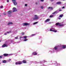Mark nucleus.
Segmentation results:
<instances>
[{"instance_id": "obj_9", "label": "nucleus", "mask_w": 66, "mask_h": 66, "mask_svg": "<svg viewBox=\"0 0 66 66\" xmlns=\"http://www.w3.org/2000/svg\"><path fill=\"white\" fill-rule=\"evenodd\" d=\"M50 21V19H48L44 22L45 23H46V22H47L48 21Z\"/></svg>"}, {"instance_id": "obj_47", "label": "nucleus", "mask_w": 66, "mask_h": 66, "mask_svg": "<svg viewBox=\"0 0 66 66\" xmlns=\"http://www.w3.org/2000/svg\"><path fill=\"white\" fill-rule=\"evenodd\" d=\"M64 8H65V7H63L62 8V9H64Z\"/></svg>"}, {"instance_id": "obj_42", "label": "nucleus", "mask_w": 66, "mask_h": 66, "mask_svg": "<svg viewBox=\"0 0 66 66\" xmlns=\"http://www.w3.org/2000/svg\"><path fill=\"white\" fill-rule=\"evenodd\" d=\"M25 6H27V4H26L25 5Z\"/></svg>"}, {"instance_id": "obj_46", "label": "nucleus", "mask_w": 66, "mask_h": 66, "mask_svg": "<svg viewBox=\"0 0 66 66\" xmlns=\"http://www.w3.org/2000/svg\"><path fill=\"white\" fill-rule=\"evenodd\" d=\"M59 11H62V10H59Z\"/></svg>"}, {"instance_id": "obj_28", "label": "nucleus", "mask_w": 66, "mask_h": 66, "mask_svg": "<svg viewBox=\"0 0 66 66\" xmlns=\"http://www.w3.org/2000/svg\"><path fill=\"white\" fill-rule=\"evenodd\" d=\"M37 23H38V22H36L34 23L33 24L34 25L35 24H37Z\"/></svg>"}, {"instance_id": "obj_2", "label": "nucleus", "mask_w": 66, "mask_h": 66, "mask_svg": "<svg viewBox=\"0 0 66 66\" xmlns=\"http://www.w3.org/2000/svg\"><path fill=\"white\" fill-rule=\"evenodd\" d=\"M56 26H57L59 25L60 26H61V27H63L64 26V24H63V22H62L61 23H57L55 24Z\"/></svg>"}, {"instance_id": "obj_54", "label": "nucleus", "mask_w": 66, "mask_h": 66, "mask_svg": "<svg viewBox=\"0 0 66 66\" xmlns=\"http://www.w3.org/2000/svg\"><path fill=\"white\" fill-rule=\"evenodd\" d=\"M1 42V40H0V42Z\"/></svg>"}, {"instance_id": "obj_19", "label": "nucleus", "mask_w": 66, "mask_h": 66, "mask_svg": "<svg viewBox=\"0 0 66 66\" xmlns=\"http://www.w3.org/2000/svg\"><path fill=\"white\" fill-rule=\"evenodd\" d=\"M63 16V14H62L59 15V17H60V18H62Z\"/></svg>"}, {"instance_id": "obj_55", "label": "nucleus", "mask_w": 66, "mask_h": 66, "mask_svg": "<svg viewBox=\"0 0 66 66\" xmlns=\"http://www.w3.org/2000/svg\"><path fill=\"white\" fill-rule=\"evenodd\" d=\"M1 16V15H0V17Z\"/></svg>"}, {"instance_id": "obj_14", "label": "nucleus", "mask_w": 66, "mask_h": 66, "mask_svg": "<svg viewBox=\"0 0 66 66\" xmlns=\"http://www.w3.org/2000/svg\"><path fill=\"white\" fill-rule=\"evenodd\" d=\"M62 47L63 48V49H65V48H66V45H62Z\"/></svg>"}, {"instance_id": "obj_30", "label": "nucleus", "mask_w": 66, "mask_h": 66, "mask_svg": "<svg viewBox=\"0 0 66 66\" xmlns=\"http://www.w3.org/2000/svg\"><path fill=\"white\" fill-rule=\"evenodd\" d=\"M27 40H28V39H24V40L23 41L24 42H26V41H27Z\"/></svg>"}, {"instance_id": "obj_41", "label": "nucleus", "mask_w": 66, "mask_h": 66, "mask_svg": "<svg viewBox=\"0 0 66 66\" xmlns=\"http://www.w3.org/2000/svg\"><path fill=\"white\" fill-rule=\"evenodd\" d=\"M4 15H6V14L5 13H4Z\"/></svg>"}, {"instance_id": "obj_44", "label": "nucleus", "mask_w": 66, "mask_h": 66, "mask_svg": "<svg viewBox=\"0 0 66 66\" xmlns=\"http://www.w3.org/2000/svg\"><path fill=\"white\" fill-rule=\"evenodd\" d=\"M13 54H10L9 55H13Z\"/></svg>"}, {"instance_id": "obj_3", "label": "nucleus", "mask_w": 66, "mask_h": 66, "mask_svg": "<svg viewBox=\"0 0 66 66\" xmlns=\"http://www.w3.org/2000/svg\"><path fill=\"white\" fill-rule=\"evenodd\" d=\"M38 19H39V18L38 16V15H35L34 17L33 18V20H38Z\"/></svg>"}, {"instance_id": "obj_6", "label": "nucleus", "mask_w": 66, "mask_h": 66, "mask_svg": "<svg viewBox=\"0 0 66 66\" xmlns=\"http://www.w3.org/2000/svg\"><path fill=\"white\" fill-rule=\"evenodd\" d=\"M7 44H5L3 45L2 46V47L3 48H4V47H7Z\"/></svg>"}, {"instance_id": "obj_52", "label": "nucleus", "mask_w": 66, "mask_h": 66, "mask_svg": "<svg viewBox=\"0 0 66 66\" xmlns=\"http://www.w3.org/2000/svg\"><path fill=\"white\" fill-rule=\"evenodd\" d=\"M36 4H37V3H36Z\"/></svg>"}, {"instance_id": "obj_5", "label": "nucleus", "mask_w": 66, "mask_h": 66, "mask_svg": "<svg viewBox=\"0 0 66 66\" xmlns=\"http://www.w3.org/2000/svg\"><path fill=\"white\" fill-rule=\"evenodd\" d=\"M23 26H29L30 24L28 23H23Z\"/></svg>"}, {"instance_id": "obj_58", "label": "nucleus", "mask_w": 66, "mask_h": 66, "mask_svg": "<svg viewBox=\"0 0 66 66\" xmlns=\"http://www.w3.org/2000/svg\"><path fill=\"white\" fill-rule=\"evenodd\" d=\"M49 52H50V51Z\"/></svg>"}, {"instance_id": "obj_33", "label": "nucleus", "mask_w": 66, "mask_h": 66, "mask_svg": "<svg viewBox=\"0 0 66 66\" xmlns=\"http://www.w3.org/2000/svg\"><path fill=\"white\" fill-rule=\"evenodd\" d=\"M31 63H37V62H31Z\"/></svg>"}, {"instance_id": "obj_23", "label": "nucleus", "mask_w": 66, "mask_h": 66, "mask_svg": "<svg viewBox=\"0 0 66 66\" xmlns=\"http://www.w3.org/2000/svg\"><path fill=\"white\" fill-rule=\"evenodd\" d=\"M45 62H46V61H43L42 62H40V64H42V63L43 64V63H45Z\"/></svg>"}, {"instance_id": "obj_4", "label": "nucleus", "mask_w": 66, "mask_h": 66, "mask_svg": "<svg viewBox=\"0 0 66 66\" xmlns=\"http://www.w3.org/2000/svg\"><path fill=\"white\" fill-rule=\"evenodd\" d=\"M58 47H55L53 49V51H51L52 53V52H54L55 51V50H57Z\"/></svg>"}, {"instance_id": "obj_16", "label": "nucleus", "mask_w": 66, "mask_h": 66, "mask_svg": "<svg viewBox=\"0 0 66 66\" xmlns=\"http://www.w3.org/2000/svg\"><path fill=\"white\" fill-rule=\"evenodd\" d=\"M22 62L23 63H26L27 62H26V60H24Z\"/></svg>"}, {"instance_id": "obj_38", "label": "nucleus", "mask_w": 66, "mask_h": 66, "mask_svg": "<svg viewBox=\"0 0 66 66\" xmlns=\"http://www.w3.org/2000/svg\"><path fill=\"white\" fill-rule=\"evenodd\" d=\"M15 38V39H18V37H16Z\"/></svg>"}, {"instance_id": "obj_48", "label": "nucleus", "mask_w": 66, "mask_h": 66, "mask_svg": "<svg viewBox=\"0 0 66 66\" xmlns=\"http://www.w3.org/2000/svg\"><path fill=\"white\" fill-rule=\"evenodd\" d=\"M61 19V18H58V19H59L60 20V19Z\"/></svg>"}, {"instance_id": "obj_10", "label": "nucleus", "mask_w": 66, "mask_h": 66, "mask_svg": "<svg viewBox=\"0 0 66 66\" xmlns=\"http://www.w3.org/2000/svg\"><path fill=\"white\" fill-rule=\"evenodd\" d=\"M13 24V22H9L7 24L8 26H9L10 24Z\"/></svg>"}, {"instance_id": "obj_27", "label": "nucleus", "mask_w": 66, "mask_h": 66, "mask_svg": "<svg viewBox=\"0 0 66 66\" xmlns=\"http://www.w3.org/2000/svg\"><path fill=\"white\" fill-rule=\"evenodd\" d=\"M24 38H25V39H26V38H27V37H28V36H24V37H23Z\"/></svg>"}, {"instance_id": "obj_56", "label": "nucleus", "mask_w": 66, "mask_h": 66, "mask_svg": "<svg viewBox=\"0 0 66 66\" xmlns=\"http://www.w3.org/2000/svg\"><path fill=\"white\" fill-rule=\"evenodd\" d=\"M13 34H14V33H13Z\"/></svg>"}, {"instance_id": "obj_35", "label": "nucleus", "mask_w": 66, "mask_h": 66, "mask_svg": "<svg viewBox=\"0 0 66 66\" xmlns=\"http://www.w3.org/2000/svg\"><path fill=\"white\" fill-rule=\"evenodd\" d=\"M2 56H0V59H2Z\"/></svg>"}, {"instance_id": "obj_17", "label": "nucleus", "mask_w": 66, "mask_h": 66, "mask_svg": "<svg viewBox=\"0 0 66 66\" xmlns=\"http://www.w3.org/2000/svg\"><path fill=\"white\" fill-rule=\"evenodd\" d=\"M61 3V2H58L56 3L57 4H60Z\"/></svg>"}, {"instance_id": "obj_53", "label": "nucleus", "mask_w": 66, "mask_h": 66, "mask_svg": "<svg viewBox=\"0 0 66 66\" xmlns=\"http://www.w3.org/2000/svg\"><path fill=\"white\" fill-rule=\"evenodd\" d=\"M63 1H64V0H63Z\"/></svg>"}, {"instance_id": "obj_34", "label": "nucleus", "mask_w": 66, "mask_h": 66, "mask_svg": "<svg viewBox=\"0 0 66 66\" xmlns=\"http://www.w3.org/2000/svg\"><path fill=\"white\" fill-rule=\"evenodd\" d=\"M15 64H16V65H18V64H19L18 62H16L15 63Z\"/></svg>"}, {"instance_id": "obj_29", "label": "nucleus", "mask_w": 66, "mask_h": 66, "mask_svg": "<svg viewBox=\"0 0 66 66\" xmlns=\"http://www.w3.org/2000/svg\"><path fill=\"white\" fill-rule=\"evenodd\" d=\"M3 6H0V9H3Z\"/></svg>"}, {"instance_id": "obj_36", "label": "nucleus", "mask_w": 66, "mask_h": 66, "mask_svg": "<svg viewBox=\"0 0 66 66\" xmlns=\"http://www.w3.org/2000/svg\"><path fill=\"white\" fill-rule=\"evenodd\" d=\"M24 32H22L21 33L22 35H24Z\"/></svg>"}, {"instance_id": "obj_40", "label": "nucleus", "mask_w": 66, "mask_h": 66, "mask_svg": "<svg viewBox=\"0 0 66 66\" xmlns=\"http://www.w3.org/2000/svg\"><path fill=\"white\" fill-rule=\"evenodd\" d=\"M20 38H23V37H20Z\"/></svg>"}, {"instance_id": "obj_18", "label": "nucleus", "mask_w": 66, "mask_h": 66, "mask_svg": "<svg viewBox=\"0 0 66 66\" xmlns=\"http://www.w3.org/2000/svg\"><path fill=\"white\" fill-rule=\"evenodd\" d=\"M22 62L21 61H20L19 62H18L19 64H22Z\"/></svg>"}, {"instance_id": "obj_26", "label": "nucleus", "mask_w": 66, "mask_h": 66, "mask_svg": "<svg viewBox=\"0 0 66 66\" xmlns=\"http://www.w3.org/2000/svg\"><path fill=\"white\" fill-rule=\"evenodd\" d=\"M40 8L41 9H43L44 8V7L43 6H40Z\"/></svg>"}, {"instance_id": "obj_49", "label": "nucleus", "mask_w": 66, "mask_h": 66, "mask_svg": "<svg viewBox=\"0 0 66 66\" xmlns=\"http://www.w3.org/2000/svg\"><path fill=\"white\" fill-rule=\"evenodd\" d=\"M4 35H6V33H5L4 34Z\"/></svg>"}, {"instance_id": "obj_25", "label": "nucleus", "mask_w": 66, "mask_h": 66, "mask_svg": "<svg viewBox=\"0 0 66 66\" xmlns=\"http://www.w3.org/2000/svg\"><path fill=\"white\" fill-rule=\"evenodd\" d=\"M48 9H51V10H52L53 9V8L52 7H49L48 8Z\"/></svg>"}, {"instance_id": "obj_22", "label": "nucleus", "mask_w": 66, "mask_h": 66, "mask_svg": "<svg viewBox=\"0 0 66 66\" xmlns=\"http://www.w3.org/2000/svg\"><path fill=\"white\" fill-rule=\"evenodd\" d=\"M35 34H33L31 35L30 36V37H32V36H35Z\"/></svg>"}, {"instance_id": "obj_13", "label": "nucleus", "mask_w": 66, "mask_h": 66, "mask_svg": "<svg viewBox=\"0 0 66 66\" xmlns=\"http://www.w3.org/2000/svg\"><path fill=\"white\" fill-rule=\"evenodd\" d=\"M13 3L14 5H16L17 4V2H13Z\"/></svg>"}, {"instance_id": "obj_39", "label": "nucleus", "mask_w": 66, "mask_h": 66, "mask_svg": "<svg viewBox=\"0 0 66 66\" xmlns=\"http://www.w3.org/2000/svg\"><path fill=\"white\" fill-rule=\"evenodd\" d=\"M7 2H9V0H7Z\"/></svg>"}, {"instance_id": "obj_24", "label": "nucleus", "mask_w": 66, "mask_h": 66, "mask_svg": "<svg viewBox=\"0 0 66 66\" xmlns=\"http://www.w3.org/2000/svg\"><path fill=\"white\" fill-rule=\"evenodd\" d=\"M11 61V59H9V60H7V62H10V61Z\"/></svg>"}, {"instance_id": "obj_51", "label": "nucleus", "mask_w": 66, "mask_h": 66, "mask_svg": "<svg viewBox=\"0 0 66 66\" xmlns=\"http://www.w3.org/2000/svg\"><path fill=\"white\" fill-rule=\"evenodd\" d=\"M43 66H45V65L44 64L43 65Z\"/></svg>"}, {"instance_id": "obj_12", "label": "nucleus", "mask_w": 66, "mask_h": 66, "mask_svg": "<svg viewBox=\"0 0 66 66\" xmlns=\"http://www.w3.org/2000/svg\"><path fill=\"white\" fill-rule=\"evenodd\" d=\"M58 13V11H57L53 12L52 13V14H55L57 13Z\"/></svg>"}, {"instance_id": "obj_8", "label": "nucleus", "mask_w": 66, "mask_h": 66, "mask_svg": "<svg viewBox=\"0 0 66 66\" xmlns=\"http://www.w3.org/2000/svg\"><path fill=\"white\" fill-rule=\"evenodd\" d=\"M32 54L34 55H36L37 54V53L36 52H34L32 53Z\"/></svg>"}, {"instance_id": "obj_43", "label": "nucleus", "mask_w": 66, "mask_h": 66, "mask_svg": "<svg viewBox=\"0 0 66 66\" xmlns=\"http://www.w3.org/2000/svg\"><path fill=\"white\" fill-rule=\"evenodd\" d=\"M40 1L42 2H43V1H44V0H40Z\"/></svg>"}, {"instance_id": "obj_21", "label": "nucleus", "mask_w": 66, "mask_h": 66, "mask_svg": "<svg viewBox=\"0 0 66 66\" xmlns=\"http://www.w3.org/2000/svg\"><path fill=\"white\" fill-rule=\"evenodd\" d=\"M3 63H5L6 62V60H4L3 61H2Z\"/></svg>"}, {"instance_id": "obj_20", "label": "nucleus", "mask_w": 66, "mask_h": 66, "mask_svg": "<svg viewBox=\"0 0 66 66\" xmlns=\"http://www.w3.org/2000/svg\"><path fill=\"white\" fill-rule=\"evenodd\" d=\"M11 32H12V31H7V33H8V34H9V33H11Z\"/></svg>"}, {"instance_id": "obj_45", "label": "nucleus", "mask_w": 66, "mask_h": 66, "mask_svg": "<svg viewBox=\"0 0 66 66\" xmlns=\"http://www.w3.org/2000/svg\"><path fill=\"white\" fill-rule=\"evenodd\" d=\"M15 42H14L13 43V44H15Z\"/></svg>"}, {"instance_id": "obj_57", "label": "nucleus", "mask_w": 66, "mask_h": 66, "mask_svg": "<svg viewBox=\"0 0 66 66\" xmlns=\"http://www.w3.org/2000/svg\"><path fill=\"white\" fill-rule=\"evenodd\" d=\"M1 64V63H0V64Z\"/></svg>"}, {"instance_id": "obj_15", "label": "nucleus", "mask_w": 66, "mask_h": 66, "mask_svg": "<svg viewBox=\"0 0 66 66\" xmlns=\"http://www.w3.org/2000/svg\"><path fill=\"white\" fill-rule=\"evenodd\" d=\"M8 54H3V55H4V56H8Z\"/></svg>"}, {"instance_id": "obj_1", "label": "nucleus", "mask_w": 66, "mask_h": 66, "mask_svg": "<svg viewBox=\"0 0 66 66\" xmlns=\"http://www.w3.org/2000/svg\"><path fill=\"white\" fill-rule=\"evenodd\" d=\"M47 30L48 31H52V32H57V31L55 29V28H51L50 29V30H49V29H47Z\"/></svg>"}, {"instance_id": "obj_37", "label": "nucleus", "mask_w": 66, "mask_h": 66, "mask_svg": "<svg viewBox=\"0 0 66 66\" xmlns=\"http://www.w3.org/2000/svg\"><path fill=\"white\" fill-rule=\"evenodd\" d=\"M53 16V15H50V17L51 18V17H52Z\"/></svg>"}, {"instance_id": "obj_50", "label": "nucleus", "mask_w": 66, "mask_h": 66, "mask_svg": "<svg viewBox=\"0 0 66 66\" xmlns=\"http://www.w3.org/2000/svg\"><path fill=\"white\" fill-rule=\"evenodd\" d=\"M51 1H53V0H51Z\"/></svg>"}, {"instance_id": "obj_32", "label": "nucleus", "mask_w": 66, "mask_h": 66, "mask_svg": "<svg viewBox=\"0 0 66 66\" xmlns=\"http://www.w3.org/2000/svg\"><path fill=\"white\" fill-rule=\"evenodd\" d=\"M12 1L13 2V3H14V2H16V1H15V0H12Z\"/></svg>"}, {"instance_id": "obj_11", "label": "nucleus", "mask_w": 66, "mask_h": 66, "mask_svg": "<svg viewBox=\"0 0 66 66\" xmlns=\"http://www.w3.org/2000/svg\"><path fill=\"white\" fill-rule=\"evenodd\" d=\"M12 11H8L7 13L8 14H10L12 13Z\"/></svg>"}, {"instance_id": "obj_7", "label": "nucleus", "mask_w": 66, "mask_h": 66, "mask_svg": "<svg viewBox=\"0 0 66 66\" xmlns=\"http://www.w3.org/2000/svg\"><path fill=\"white\" fill-rule=\"evenodd\" d=\"M17 11V9H16V8L14 7L13 8V12H16Z\"/></svg>"}, {"instance_id": "obj_31", "label": "nucleus", "mask_w": 66, "mask_h": 66, "mask_svg": "<svg viewBox=\"0 0 66 66\" xmlns=\"http://www.w3.org/2000/svg\"><path fill=\"white\" fill-rule=\"evenodd\" d=\"M8 16L9 17H10V16H11V14H8Z\"/></svg>"}]
</instances>
